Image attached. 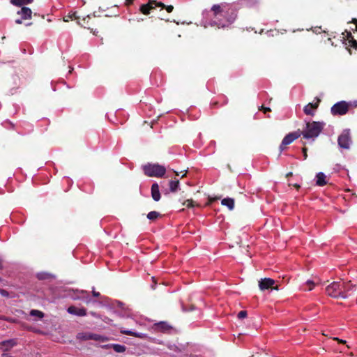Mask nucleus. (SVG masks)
Returning a JSON list of instances; mask_svg holds the SVG:
<instances>
[{"label": "nucleus", "instance_id": "f257e3e1", "mask_svg": "<svg viewBox=\"0 0 357 357\" xmlns=\"http://www.w3.org/2000/svg\"><path fill=\"white\" fill-rule=\"evenodd\" d=\"M211 12L213 17L210 25L218 29L229 27L237 17L236 10L227 3L213 5Z\"/></svg>", "mask_w": 357, "mask_h": 357}, {"label": "nucleus", "instance_id": "f03ea898", "mask_svg": "<svg viewBox=\"0 0 357 357\" xmlns=\"http://www.w3.org/2000/svg\"><path fill=\"white\" fill-rule=\"evenodd\" d=\"M324 123L319 121L307 122L305 129L301 130V135L305 139H312L314 140L321 132Z\"/></svg>", "mask_w": 357, "mask_h": 357}, {"label": "nucleus", "instance_id": "7ed1b4c3", "mask_svg": "<svg viewBox=\"0 0 357 357\" xmlns=\"http://www.w3.org/2000/svg\"><path fill=\"white\" fill-rule=\"evenodd\" d=\"M144 174L150 177H162L166 172L164 166L158 164H148L143 167Z\"/></svg>", "mask_w": 357, "mask_h": 357}, {"label": "nucleus", "instance_id": "20e7f679", "mask_svg": "<svg viewBox=\"0 0 357 357\" xmlns=\"http://www.w3.org/2000/svg\"><path fill=\"white\" fill-rule=\"evenodd\" d=\"M342 284L341 281L333 282L326 287V293L328 296L335 298H346V296L342 293Z\"/></svg>", "mask_w": 357, "mask_h": 357}, {"label": "nucleus", "instance_id": "39448f33", "mask_svg": "<svg viewBox=\"0 0 357 357\" xmlns=\"http://www.w3.org/2000/svg\"><path fill=\"white\" fill-rule=\"evenodd\" d=\"M350 107L351 103L342 100L334 104L331 109V112L334 116H342L348 112Z\"/></svg>", "mask_w": 357, "mask_h": 357}, {"label": "nucleus", "instance_id": "423d86ee", "mask_svg": "<svg viewBox=\"0 0 357 357\" xmlns=\"http://www.w3.org/2000/svg\"><path fill=\"white\" fill-rule=\"evenodd\" d=\"M301 130L298 129L295 132H289L282 139V143L280 146V151L282 152L286 149V146L291 144L294 141L297 139L301 136Z\"/></svg>", "mask_w": 357, "mask_h": 357}, {"label": "nucleus", "instance_id": "0eeeda50", "mask_svg": "<svg viewBox=\"0 0 357 357\" xmlns=\"http://www.w3.org/2000/svg\"><path fill=\"white\" fill-rule=\"evenodd\" d=\"M338 145L342 148L349 149L350 143L351 142L350 133L349 130H344L342 133L338 137Z\"/></svg>", "mask_w": 357, "mask_h": 357}, {"label": "nucleus", "instance_id": "6e6552de", "mask_svg": "<svg viewBox=\"0 0 357 357\" xmlns=\"http://www.w3.org/2000/svg\"><path fill=\"white\" fill-rule=\"evenodd\" d=\"M275 280L269 278L261 279L259 281V288L261 291L268 289H278V286H274Z\"/></svg>", "mask_w": 357, "mask_h": 357}, {"label": "nucleus", "instance_id": "1a4fd4ad", "mask_svg": "<svg viewBox=\"0 0 357 357\" xmlns=\"http://www.w3.org/2000/svg\"><path fill=\"white\" fill-rule=\"evenodd\" d=\"M315 102H310L306 105L303 108V112L306 115L314 116L315 110L318 108L321 99L319 98H315Z\"/></svg>", "mask_w": 357, "mask_h": 357}, {"label": "nucleus", "instance_id": "9d476101", "mask_svg": "<svg viewBox=\"0 0 357 357\" xmlns=\"http://www.w3.org/2000/svg\"><path fill=\"white\" fill-rule=\"evenodd\" d=\"M94 18L91 17L90 15H87L86 17L82 19V20H78L77 23L83 26L84 28L90 29L91 31H93V34H96V31H93V29L92 27L93 25H94Z\"/></svg>", "mask_w": 357, "mask_h": 357}, {"label": "nucleus", "instance_id": "9b49d317", "mask_svg": "<svg viewBox=\"0 0 357 357\" xmlns=\"http://www.w3.org/2000/svg\"><path fill=\"white\" fill-rule=\"evenodd\" d=\"M158 2L155 0L149 1L146 4H142L140 6L139 10L144 15H148L152 9H154L157 6Z\"/></svg>", "mask_w": 357, "mask_h": 357}, {"label": "nucleus", "instance_id": "f8f14e48", "mask_svg": "<svg viewBox=\"0 0 357 357\" xmlns=\"http://www.w3.org/2000/svg\"><path fill=\"white\" fill-rule=\"evenodd\" d=\"M153 328L155 331L167 333L172 328L167 322L160 321L155 324Z\"/></svg>", "mask_w": 357, "mask_h": 357}, {"label": "nucleus", "instance_id": "ddd939ff", "mask_svg": "<svg viewBox=\"0 0 357 357\" xmlns=\"http://www.w3.org/2000/svg\"><path fill=\"white\" fill-rule=\"evenodd\" d=\"M342 289H341L342 293L346 296V298L349 296L350 291H354L356 289V285L353 284L351 281L344 282H342Z\"/></svg>", "mask_w": 357, "mask_h": 357}, {"label": "nucleus", "instance_id": "4468645a", "mask_svg": "<svg viewBox=\"0 0 357 357\" xmlns=\"http://www.w3.org/2000/svg\"><path fill=\"white\" fill-rule=\"evenodd\" d=\"M17 14L21 16L22 20H29L31 19L32 11L29 8L23 6Z\"/></svg>", "mask_w": 357, "mask_h": 357}, {"label": "nucleus", "instance_id": "2eb2a0df", "mask_svg": "<svg viewBox=\"0 0 357 357\" xmlns=\"http://www.w3.org/2000/svg\"><path fill=\"white\" fill-rule=\"evenodd\" d=\"M68 312L70 313V314H75V315H77V316H80V317H83V316H85L86 315V310L85 308H78L75 306H70L68 308Z\"/></svg>", "mask_w": 357, "mask_h": 357}, {"label": "nucleus", "instance_id": "dca6fc26", "mask_svg": "<svg viewBox=\"0 0 357 357\" xmlns=\"http://www.w3.org/2000/svg\"><path fill=\"white\" fill-rule=\"evenodd\" d=\"M151 197L155 202H158L160 199L159 185L157 183H154L151 186Z\"/></svg>", "mask_w": 357, "mask_h": 357}, {"label": "nucleus", "instance_id": "f3484780", "mask_svg": "<svg viewBox=\"0 0 357 357\" xmlns=\"http://www.w3.org/2000/svg\"><path fill=\"white\" fill-rule=\"evenodd\" d=\"M316 184L319 186L325 185L327 182L326 181V175L323 172H319L317 176Z\"/></svg>", "mask_w": 357, "mask_h": 357}, {"label": "nucleus", "instance_id": "a211bd4d", "mask_svg": "<svg viewBox=\"0 0 357 357\" xmlns=\"http://www.w3.org/2000/svg\"><path fill=\"white\" fill-rule=\"evenodd\" d=\"M221 204L223 206H226L230 211L234 208V199L232 198H224L222 199Z\"/></svg>", "mask_w": 357, "mask_h": 357}, {"label": "nucleus", "instance_id": "6ab92c4d", "mask_svg": "<svg viewBox=\"0 0 357 357\" xmlns=\"http://www.w3.org/2000/svg\"><path fill=\"white\" fill-rule=\"evenodd\" d=\"M84 338L85 340H96V341H103L104 340V337L102 335H98V334H94V333L86 334L84 335Z\"/></svg>", "mask_w": 357, "mask_h": 357}, {"label": "nucleus", "instance_id": "aec40b11", "mask_svg": "<svg viewBox=\"0 0 357 357\" xmlns=\"http://www.w3.org/2000/svg\"><path fill=\"white\" fill-rule=\"evenodd\" d=\"M33 0H10V3L15 6H22L24 5L30 4Z\"/></svg>", "mask_w": 357, "mask_h": 357}, {"label": "nucleus", "instance_id": "412c9836", "mask_svg": "<svg viewBox=\"0 0 357 357\" xmlns=\"http://www.w3.org/2000/svg\"><path fill=\"white\" fill-rule=\"evenodd\" d=\"M16 344V341L13 339L5 340L3 341L1 343V345L5 347V349L6 351L10 349L12 347H13Z\"/></svg>", "mask_w": 357, "mask_h": 357}, {"label": "nucleus", "instance_id": "4be33fe9", "mask_svg": "<svg viewBox=\"0 0 357 357\" xmlns=\"http://www.w3.org/2000/svg\"><path fill=\"white\" fill-rule=\"evenodd\" d=\"M121 333L122 334H125V335H131V336H134V337H136L143 338L144 337V335L142 334V333H135V332H133L132 331L126 330V329H121Z\"/></svg>", "mask_w": 357, "mask_h": 357}, {"label": "nucleus", "instance_id": "5701e85b", "mask_svg": "<svg viewBox=\"0 0 357 357\" xmlns=\"http://www.w3.org/2000/svg\"><path fill=\"white\" fill-rule=\"evenodd\" d=\"M316 284L314 281L308 280L303 285L302 288L304 291H311L314 289Z\"/></svg>", "mask_w": 357, "mask_h": 357}, {"label": "nucleus", "instance_id": "b1692460", "mask_svg": "<svg viewBox=\"0 0 357 357\" xmlns=\"http://www.w3.org/2000/svg\"><path fill=\"white\" fill-rule=\"evenodd\" d=\"M242 3L248 7H255L259 3V0H241Z\"/></svg>", "mask_w": 357, "mask_h": 357}, {"label": "nucleus", "instance_id": "393cba45", "mask_svg": "<svg viewBox=\"0 0 357 357\" xmlns=\"http://www.w3.org/2000/svg\"><path fill=\"white\" fill-rule=\"evenodd\" d=\"M160 216V213L155 211H151L147 214V218L151 221L155 220Z\"/></svg>", "mask_w": 357, "mask_h": 357}, {"label": "nucleus", "instance_id": "a878e982", "mask_svg": "<svg viewBox=\"0 0 357 357\" xmlns=\"http://www.w3.org/2000/svg\"><path fill=\"white\" fill-rule=\"evenodd\" d=\"M179 185V181L175 180V181H171L169 182V189L171 192H174L177 190Z\"/></svg>", "mask_w": 357, "mask_h": 357}, {"label": "nucleus", "instance_id": "bb28decb", "mask_svg": "<svg viewBox=\"0 0 357 357\" xmlns=\"http://www.w3.org/2000/svg\"><path fill=\"white\" fill-rule=\"evenodd\" d=\"M79 20V17L76 15V13L73 14H69L63 17L64 22H69L70 20H77V22Z\"/></svg>", "mask_w": 357, "mask_h": 357}, {"label": "nucleus", "instance_id": "cd10ccee", "mask_svg": "<svg viewBox=\"0 0 357 357\" xmlns=\"http://www.w3.org/2000/svg\"><path fill=\"white\" fill-rule=\"evenodd\" d=\"M113 349L117 353H122L126 351V347L124 345L114 344H112Z\"/></svg>", "mask_w": 357, "mask_h": 357}, {"label": "nucleus", "instance_id": "c85d7f7f", "mask_svg": "<svg viewBox=\"0 0 357 357\" xmlns=\"http://www.w3.org/2000/svg\"><path fill=\"white\" fill-rule=\"evenodd\" d=\"M157 6H160V7H162V8H165L166 10L168 12V13H172L174 10V6H172V5H169V6H165L163 3L162 2H158L157 3Z\"/></svg>", "mask_w": 357, "mask_h": 357}, {"label": "nucleus", "instance_id": "c756f323", "mask_svg": "<svg viewBox=\"0 0 357 357\" xmlns=\"http://www.w3.org/2000/svg\"><path fill=\"white\" fill-rule=\"evenodd\" d=\"M30 315L31 316H36L38 318H43L44 317V313L40 310H32L30 312Z\"/></svg>", "mask_w": 357, "mask_h": 357}, {"label": "nucleus", "instance_id": "7c9ffc66", "mask_svg": "<svg viewBox=\"0 0 357 357\" xmlns=\"http://www.w3.org/2000/svg\"><path fill=\"white\" fill-rule=\"evenodd\" d=\"M183 205L186 206V207H188V208H192V207H193L195 206L194 205V202H193V200L192 199L185 200L183 203Z\"/></svg>", "mask_w": 357, "mask_h": 357}, {"label": "nucleus", "instance_id": "2f4dec72", "mask_svg": "<svg viewBox=\"0 0 357 357\" xmlns=\"http://www.w3.org/2000/svg\"><path fill=\"white\" fill-rule=\"evenodd\" d=\"M348 45L349 47L354 49L357 48V41L354 38L349 39V40H348Z\"/></svg>", "mask_w": 357, "mask_h": 357}, {"label": "nucleus", "instance_id": "473e14b6", "mask_svg": "<svg viewBox=\"0 0 357 357\" xmlns=\"http://www.w3.org/2000/svg\"><path fill=\"white\" fill-rule=\"evenodd\" d=\"M247 317V312L245 310H241L238 313V318L243 319Z\"/></svg>", "mask_w": 357, "mask_h": 357}, {"label": "nucleus", "instance_id": "72a5a7b5", "mask_svg": "<svg viewBox=\"0 0 357 357\" xmlns=\"http://www.w3.org/2000/svg\"><path fill=\"white\" fill-rule=\"evenodd\" d=\"M307 149L304 146L303 149H302V152H303V158L304 160H306L307 158Z\"/></svg>", "mask_w": 357, "mask_h": 357}, {"label": "nucleus", "instance_id": "f704fd0d", "mask_svg": "<svg viewBox=\"0 0 357 357\" xmlns=\"http://www.w3.org/2000/svg\"><path fill=\"white\" fill-rule=\"evenodd\" d=\"M345 32L347 33L346 38H347V40H349V39L354 38V37L350 31H345Z\"/></svg>", "mask_w": 357, "mask_h": 357}, {"label": "nucleus", "instance_id": "c9c22d12", "mask_svg": "<svg viewBox=\"0 0 357 357\" xmlns=\"http://www.w3.org/2000/svg\"><path fill=\"white\" fill-rule=\"evenodd\" d=\"M261 110H262V111L264 112V113H265V114H266V112H271V108H270V107H264V106H261Z\"/></svg>", "mask_w": 357, "mask_h": 357}, {"label": "nucleus", "instance_id": "e433bc0d", "mask_svg": "<svg viewBox=\"0 0 357 357\" xmlns=\"http://www.w3.org/2000/svg\"><path fill=\"white\" fill-rule=\"evenodd\" d=\"M220 199L219 197H215V198H211V197H209L208 198V202L207 203V205H209L211 204H212L214 201Z\"/></svg>", "mask_w": 357, "mask_h": 357}, {"label": "nucleus", "instance_id": "4c0bfd02", "mask_svg": "<svg viewBox=\"0 0 357 357\" xmlns=\"http://www.w3.org/2000/svg\"><path fill=\"white\" fill-rule=\"evenodd\" d=\"M0 294L3 296H8V293L6 290H4V289H0Z\"/></svg>", "mask_w": 357, "mask_h": 357}, {"label": "nucleus", "instance_id": "58836bf2", "mask_svg": "<svg viewBox=\"0 0 357 357\" xmlns=\"http://www.w3.org/2000/svg\"><path fill=\"white\" fill-rule=\"evenodd\" d=\"M333 340L337 341V342H338L339 343H342V344H345L346 343L345 340H341V339H340L338 337H334Z\"/></svg>", "mask_w": 357, "mask_h": 357}, {"label": "nucleus", "instance_id": "ea45409f", "mask_svg": "<svg viewBox=\"0 0 357 357\" xmlns=\"http://www.w3.org/2000/svg\"><path fill=\"white\" fill-rule=\"evenodd\" d=\"M92 294L94 297H98L100 295L99 292H97L96 291H93Z\"/></svg>", "mask_w": 357, "mask_h": 357}, {"label": "nucleus", "instance_id": "a19ab883", "mask_svg": "<svg viewBox=\"0 0 357 357\" xmlns=\"http://www.w3.org/2000/svg\"><path fill=\"white\" fill-rule=\"evenodd\" d=\"M132 3H133V0H126V6H130V5L132 4Z\"/></svg>", "mask_w": 357, "mask_h": 357}, {"label": "nucleus", "instance_id": "79ce46f5", "mask_svg": "<svg viewBox=\"0 0 357 357\" xmlns=\"http://www.w3.org/2000/svg\"><path fill=\"white\" fill-rule=\"evenodd\" d=\"M15 23L17 24H21L22 23V18L16 20Z\"/></svg>", "mask_w": 357, "mask_h": 357}, {"label": "nucleus", "instance_id": "37998d69", "mask_svg": "<svg viewBox=\"0 0 357 357\" xmlns=\"http://www.w3.org/2000/svg\"><path fill=\"white\" fill-rule=\"evenodd\" d=\"M351 22L356 25V24H357V19L356 18H353L352 20H351Z\"/></svg>", "mask_w": 357, "mask_h": 357}, {"label": "nucleus", "instance_id": "c03bdc74", "mask_svg": "<svg viewBox=\"0 0 357 357\" xmlns=\"http://www.w3.org/2000/svg\"><path fill=\"white\" fill-rule=\"evenodd\" d=\"M293 175L292 172H289L286 174V177H289V176H291Z\"/></svg>", "mask_w": 357, "mask_h": 357}, {"label": "nucleus", "instance_id": "a18cd8bd", "mask_svg": "<svg viewBox=\"0 0 357 357\" xmlns=\"http://www.w3.org/2000/svg\"><path fill=\"white\" fill-rule=\"evenodd\" d=\"M294 186L297 188V189H299L300 188V185H298V184H294Z\"/></svg>", "mask_w": 357, "mask_h": 357}, {"label": "nucleus", "instance_id": "49530a36", "mask_svg": "<svg viewBox=\"0 0 357 357\" xmlns=\"http://www.w3.org/2000/svg\"><path fill=\"white\" fill-rule=\"evenodd\" d=\"M3 268L2 261L0 260V269Z\"/></svg>", "mask_w": 357, "mask_h": 357}, {"label": "nucleus", "instance_id": "de8ad7c7", "mask_svg": "<svg viewBox=\"0 0 357 357\" xmlns=\"http://www.w3.org/2000/svg\"><path fill=\"white\" fill-rule=\"evenodd\" d=\"M31 24H32L31 22V23H28V24H26V26H29V25H31Z\"/></svg>", "mask_w": 357, "mask_h": 357}, {"label": "nucleus", "instance_id": "09e8293b", "mask_svg": "<svg viewBox=\"0 0 357 357\" xmlns=\"http://www.w3.org/2000/svg\"><path fill=\"white\" fill-rule=\"evenodd\" d=\"M354 31H357V23H356V29L354 30Z\"/></svg>", "mask_w": 357, "mask_h": 357}, {"label": "nucleus", "instance_id": "8fccbe9b", "mask_svg": "<svg viewBox=\"0 0 357 357\" xmlns=\"http://www.w3.org/2000/svg\"><path fill=\"white\" fill-rule=\"evenodd\" d=\"M349 52V54H351V50L350 49H348Z\"/></svg>", "mask_w": 357, "mask_h": 357}, {"label": "nucleus", "instance_id": "3c124183", "mask_svg": "<svg viewBox=\"0 0 357 357\" xmlns=\"http://www.w3.org/2000/svg\"><path fill=\"white\" fill-rule=\"evenodd\" d=\"M186 174H184L183 175H182L181 178H183L184 176H185Z\"/></svg>", "mask_w": 357, "mask_h": 357}, {"label": "nucleus", "instance_id": "603ef678", "mask_svg": "<svg viewBox=\"0 0 357 357\" xmlns=\"http://www.w3.org/2000/svg\"><path fill=\"white\" fill-rule=\"evenodd\" d=\"M1 280V278H0V281Z\"/></svg>", "mask_w": 357, "mask_h": 357}]
</instances>
